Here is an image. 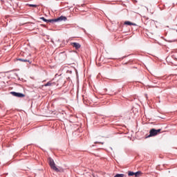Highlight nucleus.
Instances as JSON below:
<instances>
[{"mask_svg": "<svg viewBox=\"0 0 177 177\" xmlns=\"http://www.w3.org/2000/svg\"><path fill=\"white\" fill-rule=\"evenodd\" d=\"M41 19L43 20V21H46V23H54L56 21H66V20H67V17L61 16L57 19H45V17H41Z\"/></svg>", "mask_w": 177, "mask_h": 177, "instance_id": "1", "label": "nucleus"}, {"mask_svg": "<svg viewBox=\"0 0 177 177\" xmlns=\"http://www.w3.org/2000/svg\"><path fill=\"white\" fill-rule=\"evenodd\" d=\"M48 164L51 169H53V171H55V172H60V170L56 167L55 161L53 160V159H52V158H48Z\"/></svg>", "mask_w": 177, "mask_h": 177, "instance_id": "2", "label": "nucleus"}, {"mask_svg": "<svg viewBox=\"0 0 177 177\" xmlns=\"http://www.w3.org/2000/svg\"><path fill=\"white\" fill-rule=\"evenodd\" d=\"M161 132V129H159L158 130H156V129H151L149 131V135L148 136V138H151L153 136H157V135H158V133H160Z\"/></svg>", "mask_w": 177, "mask_h": 177, "instance_id": "3", "label": "nucleus"}, {"mask_svg": "<svg viewBox=\"0 0 177 177\" xmlns=\"http://www.w3.org/2000/svg\"><path fill=\"white\" fill-rule=\"evenodd\" d=\"M11 95H12V96H15V97H25L26 95L21 93H17L15 91H12L10 92Z\"/></svg>", "mask_w": 177, "mask_h": 177, "instance_id": "4", "label": "nucleus"}, {"mask_svg": "<svg viewBox=\"0 0 177 177\" xmlns=\"http://www.w3.org/2000/svg\"><path fill=\"white\" fill-rule=\"evenodd\" d=\"M71 46H73V48H75V49H80V48H81V44L77 42H72L71 43Z\"/></svg>", "mask_w": 177, "mask_h": 177, "instance_id": "5", "label": "nucleus"}, {"mask_svg": "<svg viewBox=\"0 0 177 177\" xmlns=\"http://www.w3.org/2000/svg\"><path fill=\"white\" fill-rule=\"evenodd\" d=\"M124 24H126V26H136L135 24L129 21H127L124 22Z\"/></svg>", "mask_w": 177, "mask_h": 177, "instance_id": "6", "label": "nucleus"}, {"mask_svg": "<svg viewBox=\"0 0 177 177\" xmlns=\"http://www.w3.org/2000/svg\"><path fill=\"white\" fill-rule=\"evenodd\" d=\"M140 175H142V171H138L134 173V176L136 177H139Z\"/></svg>", "mask_w": 177, "mask_h": 177, "instance_id": "7", "label": "nucleus"}, {"mask_svg": "<svg viewBox=\"0 0 177 177\" xmlns=\"http://www.w3.org/2000/svg\"><path fill=\"white\" fill-rule=\"evenodd\" d=\"M20 62H24L25 63H30V59H19Z\"/></svg>", "mask_w": 177, "mask_h": 177, "instance_id": "8", "label": "nucleus"}, {"mask_svg": "<svg viewBox=\"0 0 177 177\" xmlns=\"http://www.w3.org/2000/svg\"><path fill=\"white\" fill-rule=\"evenodd\" d=\"M51 85H53V83H52L51 82H48L46 84H44V86H51Z\"/></svg>", "mask_w": 177, "mask_h": 177, "instance_id": "9", "label": "nucleus"}, {"mask_svg": "<svg viewBox=\"0 0 177 177\" xmlns=\"http://www.w3.org/2000/svg\"><path fill=\"white\" fill-rule=\"evenodd\" d=\"M128 175H129V176H133V175H135V172H133V171H129L128 172Z\"/></svg>", "mask_w": 177, "mask_h": 177, "instance_id": "10", "label": "nucleus"}, {"mask_svg": "<svg viewBox=\"0 0 177 177\" xmlns=\"http://www.w3.org/2000/svg\"><path fill=\"white\" fill-rule=\"evenodd\" d=\"M124 176H125V175L122 174H118L115 176H114V177H124Z\"/></svg>", "mask_w": 177, "mask_h": 177, "instance_id": "11", "label": "nucleus"}, {"mask_svg": "<svg viewBox=\"0 0 177 177\" xmlns=\"http://www.w3.org/2000/svg\"><path fill=\"white\" fill-rule=\"evenodd\" d=\"M28 6H30V8H37V5L35 4H27Z\"/></svg>", "mask_w": 177, "mask_h": 177, "instance_id": "12", "label": "nucleus"}]
</instances>
